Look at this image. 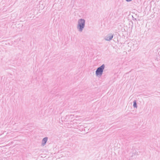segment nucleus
Instances as JSON below:
<instances>
[{
  "mask_svg": "<svg viewBox=\"0 0 160 160\" xmlns=\"http://www.w3.org/2000/svg\"><path fill=\"white\" fill-rule=\"evenodd\" d=\"M85 20L83 19H80L78 20L77 28L78 31L82 32L85 26Z\"/></svg>",
  "mask_w": 160,
  "mask_h": 160,
  "instance_id": "obj_1",
  "label": "nucleus"
},
{
  "mask_svg": "<svg viewBox=\"0 0 160 160\" xmlns=\"http://www.w3.org/2000/svg\"><path fill=\"white\" fill-rule=\"evenodd\" d=\"M105 67V65L103 64L101 66L98 68L96 71V75L97 76H101Z\"/></svg>",
  "mask_w": 160,
  "mask_h": 160,
  "instance_id": "obj_2",
  "label": "nucleus"
},
{
  "mask_svg": "<svg viewBox=\"0 0 160 160\" xmlns=\"http://www.w3.org/2000/svg\"><path fill=\"white\" fill-rule=\"evenodd\" d=\"M113 38V35L112 33H109L104 38V39L107 41L111 40Z\"/></svg>",
  "mask_w": 160,
  "mask_h": 160,
  "instance_id": "obj_3",
  "label": "nucleus"
},
{
  "mask_svg": "<svg viewBox=\"0 0 160 160\" xmlns=\"http://www.w3.org/2000/svg\"><path fill=\"white\" fill-rule=\"evenodd\" d=\"M48 139L47 137H45L42 140V146H44L46 144Z\"/></svg>",
  "mask_w": 160,
  "mask_h": 160,
  "instance_id": "obj_4",
  "label": "nucleus"
},
{
  "mask_svg": "<svg viewBox=\"0 0 160 160\" xmlns=\"http://www.w3.org/2000/svg\"><path fill=\"white\" fill-rule=\"evenodd\" d=\"M133 106L134 108H137V105L136 100H134L133 101Z\"/></svg>",
  "mask_w": 160,
  "mask_h": 160,
  "instance_id": "obj_5",
  "label": "nucleus"
},
{
  "mask_svg": "<svg viewBox=\"0 0 160 160\" xmlns=\"http://www.w3.org/2000/svg\"><path fill=\"white\" fill-rule=\"evenodd\" d=\"M132 0H126V1H127L128 2H130Z\"/></svg>",
  "mask_w": 160,
  "mask_h": 160,
  "instance_id": "obj_6",
  "label": "nucleus"
}]
</instances>
